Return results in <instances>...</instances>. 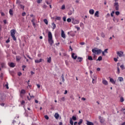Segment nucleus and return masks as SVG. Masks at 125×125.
<instances>
[{"label":"nucleus","mask_w":125,"mask_h":125,"mask_svg":"<svg viewBox=\"0 0 125 125\" xmlns=\"http://www.w3.org/2000/svg\"><path fill=\"white\" fill-rule=\"evenodd\" d=\"M48 42L51 46H52V45L54 43V41H53V38L52 37V34L50 31L48 32Z\"/></svg>","instance_id":"obj_1"},{"label":"nucleus","mask_w":125,"mask_h":125,"mask_svg":"<svg viewBox=\"0 0 125 125\" xmlns=\"http://www.w3.org/2000/svg\"><path fill=\"white\" fill-rule=\"evenodd\" d=\"M92 52L94 54H100L102 52V50L101 49H98L97 48H94L92 49Z\"/></svg>","instance_id":"obj_2"},{"label":"nucleus","mask_w":125,"mask_h":125,"mask_svg":"<svg viewBox=\"0 0 125 125\" xmlns=\"http://www.w3.org/2000/svg\"><path fill=\"white\" fill-rule=\"evenodd\" d=\"M117 54L119 57H123V56H124V52L118 51L117 52Z\"/></svg>","instance_id":"obj_3"},{"label":"nucleus","mask_w":125,"mask_h":125,"mask_svg":"<svg viewBox=\"0 0 125 125\" xmlns=\"http://www.w3.org/2000/svg\"><path fill=\"white\" fill-rule=\"evenodd\" d=\"M114 6L115 7L116 10H119V2H115L114 3Z\"/></svg>","instance_id":"obj_4"},{"label":"nucleus","mask_w":125,"mask_h":125,"mask_svg":"<svg viewBox=\"0 0 125 125\" xmlns=\"http://www.w3.org/2000/svg\"><path fill=\"white\" fill-rule=\"evenodd\" d=\"M72 23L76 25V24H79V23H80V21L78 20H73Z\"/></svg>","instance_id":"obj_5"},{"label":"nucleus","mask_w":125,"mask_h":125,"mask_svg":"<svg viewBox=\"0 0 125 125\" xmlns=\"http://www.w3.org/2000/svg\"><path fill=\"white\" fill-rule=\"evenodd\" d=\"M61 36L62 38H63V39H65V38H66V35H65L64 31L63 30H62Z\"/></svg>","instance_id":"obj_6"},{"label":"nucleus","mask_w":125,"mask_h":125,"mask_svg":"<svg viewBox=\"0 0 125 125\" xmlns=\"http://www.w3.org/2000/svg\"><path fill=\"white\" fill-rule=\"evenodd\" d=\"M15 30L14 29H12L11 30V36H15Z\"/></svg>","instance_id":"obj_7"},{"label":"nucleus","mask_w":125,"mask_h":125,"mask_svg":"<svg viewBox=\"0 0 125 125\" xmlns=\"http://www.w3.org/2000/svg\"><path fill=\"white\" fill-rule=\"evenodd\" d=\"M102 83L104 85H108V81L107 80H103Z\"/></svg>","instance_id":"obj_8"},{"label":"nucleus","mask_w":125,"mask_h":125,"mask_svg":"<svg viewBox=\"0 0 125 125\" xmlns=\"http://www.w3.org/2000/svg\"><path fill=\"white\" fill-rule=\"evenodd\" d=\"M75 53H73L72 54L71 57H72V58L74 59V60H76L78 58V56L77 55H75Z\"/></svg>","instance_id":"obj_9"},{"label":"nucleus","mask_w":125,"mask_h":125,"mask_svg":"<svg viewBox=\"0 0 125 125\" xmlns=\"http://www.w3.org/2000/svg\"><path fill=\"white\" fill-rule=\"evenodd\" d=\"M86 124L87 125H94V124H93V123L90 122V121H86Z\"/></svg>","instance_id":"obj_10"},{"label":"nucleus","mask_w":125,"mask_h":125,"mask_svg":"<svg viewBox=\"0 0 125 125\" xmlns=\"http://www.w3.org/2000/svg\"><path fill=\"white\" fill-rule=\"evenodd\" d=\"M42 61H43V60L42 59H40V60H35V63H41Z\"/></svg>","instance_id":"obj_11"},{"label":"nucleus","mask_w":125,"mask_h":125,"mask_svg":"<svg viewBox=\"0 0 125 125\" xmlns=\"http://www.w3.org/2000/svg\"><path fill=\"white\" fill-rule=\"evenodd\" d=\"M54 117L56 120H58V119H59V114L56 113L55 114Z\"/></svg>","instance_id":"obj_12"},{"label":"nucleus","mask_w":125,"mask_h":125,"mask_svg":"<svg viewBox=\"0 0 125 125\" xmlns=\"http://www.w3.org/2000/svg\"><path fill=\"white\" fill-rule=\"evenodd\" d=\"M9 65L10 66V67H11V68H14V67H15V64L13 62H11Z\"/></svg>","instance_id":"obj_13"},{"label":"nucleus","mask_w":125,"mask_h":125,"mask_svg":"<svg viewBox=\"0 0 125 125\" xmlns=\"http://www.w3.org/2000/svg\"><path fill=\"white\" fill-rule=\"evenodd\" d=\"M110 82L112 83L113 84H116V81H115L113 78L110 79Z\"/></svg>","instance_id":"obj_14"},{"label":"nucleus","mask_w":125,"mask_h":125,"mask_svg":"<svg viewBox=\"0 0 125 125\" xmlns=\"http://www.w3.org/2000/svg\"><path fill=\"white\" fill-rule=\"evenodd\" d=\"M89 14H91V15H93L94 14V10L93 9H90L89 11Z\"/></svg>","instance_id":"obj_15"},{"label":"nucleus","mask_w":125,"mask_h":125,"mask_svg":"<svg viewBox=\"0 0 125 125\" xmlns=\"http://www.w3.org/2000/svg\"><path fill=\"white\" fill-rule=\"evenodd\" d=\"M94 16L95 17H99V11H97L95 13Z\"/></svg>","instance_id":"obj_16"},{"label":"nucleus","mask_w":125,"mask_h":125,"mask_svg":"<svg viewBox=\"0 0 125 125\" xmlns=\"http://www.w3.org/2000/svg\"><path fill=\"white\" fill-rule=\"evenodd\" d=\"M52 29L54 30L56 28V24L54 22L52 23Z\"/></svg>","instance_id":"obj_17"},{"label":"nucleus","mask_w":125,"mask_h":125,"mask_svg":"<svg viewBox=\"0 0 125 125\" xmlns=\"http://www.w3.org/2000/svg\"><path fill=\"white\" fill-rule=\"evenodd\" d=\"M9 13L11 16L13 15V11H12V9H10L9 10Z\"/></svg>","instance_id":"obj_18"},{"label":"nucleus","mask_w":125,"mask_h":125,"mask_svg":"<svg viewBox=\"0 0 125 125\" xmlns=\"http://www.w3.org/2000/svg\"><path fill=\"white\" fill-rule=\"evenodd\" d=\"M118 80L120 83H122V82H124V78L123 77H118Z\"/></svg>","instance_id":"obj_19"},{"label":"nucleus","mask_w":125,"mask_h":125,"mask_svg":"<svg viewBox=\"0 0 125 125\" xmlns=\"http://www.w3.org/2000/svg\"><path fill=\"white\" fill-rule=\"evenodd\" d=\"M21 59V57L20 56H17L16 57V60L17 62H19L20 61V60Z\"/></svg>","instance_id":"obj_20"},{"label":"nucleus","mask_w":125,"mask_h":125,"mask_svg":"<svg viewBox=\"0 0 125 125\" xmlns=\"http://www.w3.org/2000/svg\"><path fill=\"white\" fill-rule=\"evenodd\" d=\"M25 93H26V90L25 89H21V94H25Z\"/></svg>","instance_id":"obj_21"},{"label":"nucleus","mask_w":125,"mask_h":125,"mask_svg":"<svg viewBox=\"0 0 125 125\" xmlns=\"http://www.w3.org/2000/svg\"><path fill=\"white\" fill-rule=\"evenodd\" d=\"M61 77H62V83H65V78H64V74H62Z\"/></svg>","instance_id":"obj_22"},{"label":"nucleus","mask_w":125,"mask_h":125,"mask_svg":"<svg viewBox=\"0 0 125 125\" xmlns=\"http://www.w3.org/2000/svg\"><path fill=\"white\" fill-rule=\"evenodd\" d=\"M83 119H80L79 120V122L78 123V125H82V124H83Z\"/></svg>","instance_id":"obj_23"},{"label":"nucleus","mask_w":125,"mask_h":125,"mask_svg":"<svg viewBox=\"0 0 125 125\" xmlns=\"http://www.w3.org/2000/svg\"><path fill=\"white\" fill-rule=\"evenodd\" d=\"M1 68H5V63L4 62L1 63Z\"/></svg>","instance_id":"obj_24"},{"label":"nucleus","mask_w":125,"mask_h":125,"mask_svg":"<svg viewBox=\"0 0 125 125\" xmlns=\"http://www.w3.org/2000/svg\"><path fill=\"white\" fill-rule=\"evenodd\" d=\"M47 62L48 63H51V57L47 58Z\"/></svg>","instance_id":"obj_25"},{"label":"nucleus","mask_w":125,"mask_h":125,"mask_svg":"<svg viewBox=\"0 0 125 125\" xmlns=\"http://www.w3.org/2000/svg\"><path fill=\"white\" fill-rule=\"evenodd\" d=\"M43 21L46 25H48V21L46 19H44Z\"/></svg>","instance_id":"obj_26"},{"label":"nucleus","mask_w":125,"mask_h":125,"mask_svg":"<svg viewBox=\"0 0 125 125\" xmlns=\"http://www.w3.org/2000/svg\"><path fill=\"white\" fill-rule=\"evenodd\" d=\"M113 21L114 22H119V19H116L115 18H113Z\"/></svg>","instance_id":"obj_27"},{"label":"nucleus","mask_w":125,"mask_h":125,"mask_svg":"<svg viewBox=\"0 0 125 125\" xmlns=\"http://www.w3.org/2000/svg\"><path fill=\"white\" fill-rule=\"evenodd\" d=\"M88 60H90V61H92V60H93L92 57H91V56H88Z\"/></svg>","instance_id":"obj_28"},{"label":"nucleus","mask_w":125,"mask_h":125,"mask_svg":"<svg viewBox=\"0 0 125 125\" xmlns=\"http://www.w3.org/2000/svg\"><path fill=\"white\" fill-rule=\"evenodd\" d=\"M70 125H74V121L72 120V118H70Z\"/></svg>","instance_id":"obj_29"},{"label":"nucleus","mask_w":125,"mask_h":125,"mask_svg":"<svg viewBox=\"0 0 125 125\" xmlns=\"http://www.w3.org/2000/svg\"><path fill=\"white\" fill-rule=\"evenodd\" d=\"M78 60L79 62H82V60H83V58H81L80 57H79L78 58Z\"/></svg>","instance_id":"obj_30"},{"label":"nucleus","mask_w":125,"mask_h":125,"mask_svg":"<svg viewBox=\"0 0 125 125\" xmlns=\"http://www.w3.org/2000/svg\"><path fill=\"white\" fill-rule=\"evenodd\" d=\"M92 79L97 81V76L96 75H94L93 77L92 78Z\"/></svg>","instance_id":"obj_31"},{"label":"nucleus","mask_w":125,"mask_h":125,"mask_svg":"<svg viewBox=\"0 0 125 125\" xmlns=\"http://www.w3.org/2000/svg\"><path fill=\"white\" fill-rule=\"evenodd\" d=\"M71 119L73 120V121H77V117L75 116H73Z\"/></svg>","instance_id":"obj_32"},{"label":"nucleus","mask_w":125,"mask_h":125,"mask_svg":"<svg viewBox=\"0 0 125 125\" xmlns=\"http://www.w3.org/2000/svg\"><path fill=\"white\" fill-rule=\"evenodd\" d=\"M120 68H121L122 70H125V65L124 64H122L120 66Z\"/></svg>","instance_id":"obj_33"},{"label":"nucleus","mask_w":125,"mask_h":125,"mask_svg":"<svg viewBox=\"0 0 125 125\" xmlns=\"http://www.w3.org/2000/svg\"><path fill=\"white\" fill-rule=\"evenodd\" d=\"M102 60V57L100 56L98 57V59L97 60V61H101Z\"/></svg>","instance_id":"obj_34"},{"label":"nucleus","mask_w":125,"mask_h":125,"mask_svg":"<svg viewBox=\"0 0 125 125\" xmlns=\"http://www.w3.org/2000/svg\"><path fill=\"white\" fill-rule=\"evenodd\" d=\"M55 20H59V21L61 20V17L56 16V18H55Z\"/></svg>","instance_id":"obj_35"},{"label":"nucleus","mask_w":125,"mask_h":125,"mask_svg":"<svg viewBox=\"0 0 125 125\" xmlns=\"http://www.w3.org/2000/svg\"><path fill=\"white\" fill-rule=\"evenodd\" d=\"M97 82V81L95 80V79H92V83H93V84H94V83H96Z\"/></svg>","instance_id":"obj_36"},{"label":"nucleus","mask_w":125,"mask_h":125,"mask_svg":"<svg viewBox=\"0 0 125 125\" xmlns=\"http://www.w3.org/2000/svg\"><path fill=\"white\" fill-rule=\"evenodd\" d=\"M13 38V40L14 41H17V39H16V37H15V35H13L11 36Z\"/></svg>","instance_id":"obj_37"},{"label":"nucleus","mask_w":125,"mask_h":125,"mask_svg":"<svg viewBox=\"0 0 125 125\" xmlns=\"http://www.w3.org/2000/svg\"><path fill=\"white\" fill-rule=\"evenodd\" d=\"M101 36L102 38H105V34H104L103 32L101 33Z\"/></svg>","instance_id":"obj_38"},{"label":"nucleus","mask_w":125,"mask_h":125,"mask_svg":"<svg viewBox=\"0 0 125 125\" xmlns=\"http://www.w3.org/2000/svg\"><path fill=\"white\" fill-rule=\"evenodd\" d=\"M117 74H118V75H120V67H117Z\"/></svg>","instance_id":"obj_39"},{"label":"nucleus","mask_w":125,"mask_h":125,"mask_svg":"<svg viewBox=\"0 0 125 125\" xmlns=\"http://www.w3.org/2000/svg\"><path fill=\"white\" fill-rule=\"evenodd\" d=\"M65 4H63L62 6L61 9H62V10H64V9H65Z\"/></svg>","instance_id":"obj_40"},{"label":"nucleus","mask_w":125,"mask_h":125,"mask_svg":"<svg viewBox=\"0 0 125 125\" xmlns=\"http://www.w3.org/2000/svg\"><path fill=\"white\" fill-rule=\"evenodd\" d=\"M114 13H115V11H113L112 13L110 14L111 17H113L114 16Z\"/></svg>","instance_id":"obj_41"},{"label":"nucleus","mask_w":125,"mask_h":125,"mask_svg":"<svg viewBox=\"0 0 125 125\" xmlns=\"http://www.w3.org/2000/svg\"><path fill=\"white\" fill-rule=\"evenodd\" d=\"M21 105H24L25 104V101L23 100L21 102Z\"/></svg>","instance_id":"obj_42"},{"label":"nucleus","mask_w":125,"mask_h":125,"mask_svg":"<svg viewBox=\"0 0 125 125\" xmlns=\"http://www.w3.org/2000/svg\"><path fill=\"white\" fill-rule=\"evenodd\" d=\"M124 101H125V100L124 99V98L123 97H121L120 98V102H124Z\"/></svg>","instance_id":"obj_43"},{"label":"nucleus","mask_w":125,"mask_h":125,"mask_svg":"<svg viewBox=\"0 0 125 125\" xmlns=\"http://www.w3.org/2000/svg\"><path fill=\"white\" fill-rule=\"evenodd\" d=\"M115 14H116V15H117V16H119V15H120V12H119V11H116V12H115Z\"/></svg>","instance_id":"obj_44"},{"label":"nucleus","mask_w":125,"mask_h":125,"mask_svg":"<svg viewBox=\"0 0 125 125\" xmlns=\"http://www.w3.org/2000/svg\"><path fill=\"white\" fill-rule=\"evenodd\" d=\"M72 21V20H71V19L68 18L67 19V21L68 22V23H70V22H71Z\"/></svg>","instance_id":"obj_45"},{"label":"nucleus","mask_w":125,"mask_h":125,"mask_svg":"<svg viewBox=\"0 0 125 125\" xmlns=\"http://www.w3.org/2000/svg\"><path fill=\"white\" fill-rule=\"evenodd\" d=\"M5 86H6L7 89H9V87H8V83H7L5 84Z\"/></svg>","instance_id":"obj_46"},{"label":"nucleus","mask_w":125,"mask_h":125,"mask_svg":"<svg viewBox=\"0 0 125 125\" xmlns=\"http://www.w3.org/2000/svg\"><path fill=\"white\" fill-rule=\"evenodd\" d=\"M104 53H108V49H104Z\"/></svg>","instance_id":"obj_47"},{"label":"nucleus","mask_w":125,"mask_h":125,"mask_svg":"<svg viewBox=\"0 0 125 125\" xmlns=\"http://www.w3.org/2000/svg\"><path fill=\"white\" fill-rule=\"evenodd\" d=\"M75 28H76V29H77V31H80V30L81 29L80 27H79L77 26H75Z\"/></svg>","instance_id":"obj_48"},{"label":"nucleus","mask_w":125,"mask_h":125,"mask_svg":"<svg viewBox=\"0 0 125 125\" xmlns=\"http://www.w3.org/2000/svg\"><path fill=\"white\" fill-rule=\"evenodd\" d=\"M42 1V0H37V3H41Z\"/></svg>","instance_id":"obj_49"},{"label":"nucleus","mask_w":125,"mask_h":125,"mask_svg":"<svg viewBox=\"0 0 125 125\" xmlns=\"http://www.w3.org/2000/svg\"><path fill=\"white\" fill-rule=\"evenodd\" d=\"M44 118H45V119H46V120H48V119H49V118L48 117V116L47 115H45Z\"/></svg>","instance_id":"obj_50"},{"label":"nucleus","mask_w":125,"mask_h":125,"mask_svg":"<svg viewBox=\"0 0 125 125\" xmlns=\"http://www.w3.org/2000/svg\"><path fill=\"white\" fill-rule=\"evenodd\" d=\"M21 5V8H22L24 10L25 7H24L23 5Z\"/></svg>","instance_id":"obj_51"},{"label":"nucleus","mask_w":125,"mask_h":125,"mask_svg":"<svg viewBox=\"0 0 125 125\" xmlns=\"http://www.w3.org/2000/svg\"><path fill=\"white\" fill-rule=\"evenodd\" d=\"M63 21H64V22H66V17H63L62 18Z\"/></svg>","instance_id":"obj_52"},{"label":"nucleus","mask_w":125,"mask_h":125,"mask_svg":"<svg viewBox=\"0 0 125 125\" xmlns=\"http://www.w3.org/2000/svg\"><path fill=\"white\" fill-rule=\"evenodd\" d=\"M61 100H62V101H65V97H62Z\"/></svg>","instance_id":"obj_53"},{"label":"nucleus","mask_w":125,"mask_h":125,"mask_svg":"<svg viewBox=\"0 0 125 125\" xmlns=\"http://www.w3.org/2000/svg\"><path fill=\"white\" fill-rule=\"evenodd\" d=\"M37 86L38 88H41V85H40V84H37Z\"/></svg>","instance_id":"obj_54"},{"label":"nucleus","mask_w":125,"mask_h":125,"mask_svg":"<svg viewBox=\"0 0 125 125\" xmlns=\"http://www.w3.org/2000/svg\"><path fill=\"white\" fill-rule=\"evenodd\" d=\"M1 16H4V15H5V14H4V13L1 12Z\"/></svg>","instance_id":"obj_55"},{"label":"nucleus","mask_w":125,"mask_h":125,"mask_svg":"<svg viewBox=\"0 0 125 125\" xmlns=\"http://www.w3.org/2000/svg\"><path fill=\"white\" fill-rule=\"evenodd\" d=\"M21 75H22V73H21V72H19L18 73V76H19V77H20V76H21Z\"/></svg>","instance_id":"obj_56"},{"label":"nucleus","mask_w":125,"mask_h":125,"mask_svg":"<svg viewBox=\"0 0 125 125\" xmlns=\"http://www.w3.org/2000/svg\"><path fill=\"white\" fill-rule=\"evenodd\" d=\"M21 15H22V16H25V15H26V13L25 12L22 13Z\"/></svg>","instance_id":"obj_57"},{"label":"nucleus","mask_w":125,"mask_h":125,"mask_svg":"<svg viewBox=\"0 0 125 125\" xmlns=\"http://www.w3.org/2000/svg\"><path fill=\"white\" fill-rule=\"evenodd\" d=\"M10 42V40H9V39H8L6 41V43H8V42Z\"/></svg>","instance_id":"obj_58"},{"label":"nucleus","mask_w":125,"mask_h":125,"mask_svg":"<svg viewBox=\"0 0 125 125\" xmlns=\"http://www.w3.org/2000/svg\"><path fill=\"white\" fill-rule=\"evenodd\" d=\"M114 61L115 62H117L118 61V59L116 58H114Z\"/></svg>","instance_id":"obj_59"},{"label":"nucleus","mask_w":125,"mask_h":125,"mask_svg":"<svg viewBox=\"0 0 125 125\" xmlns=\"http://www.w3.org/2000/svg\"><path fill=\"white\" fill-rule=\"evenodd\" d=\"M13 125H15V124H16V121L13 120V122H12Z\"/></svg>","instance_id":"obj_60"},{"label":"nucleus","mask_w":125,"mask_h":125,"mask_svg":"<svg viewBox=\"0 0 125 125\" xmlns=\"http://www.w3.org/2000/svg\"><path fill=\"white\" fill-rule=\"evenodd\" d=\"M0 105H1V106H2V107H3L5 105L4 103H1L0 104Z\"/></svg>","instance_id":"obj_61"},{"label":"nucleus","mask_w":125,"mask_h":125,"mask_svg":"<svg viewBox=\"0 0 125 125\" xmlns=\"http://www.w3.org/2000/svg\"><path fill=\"white\" fill-rule=\"evenodd\" d=\"M27 98L28 100H29V101L31 100V98H29L28 96H27Z\"/></svg>","instance_id":"obj_62"},{"label":"nucleus","mask_w":125,"mask_h":125,"mask_svg":"<svg viewBox=\"0 0 125 125\" xmlns=\"http://www.w3.org/2000/svg\"><path fill=\"white\" fill-rule=\"evenodd\" d=\"M31 22H32V23H34V22H35V19H33L31 20Z\"/></svg>","instance_id":"obj_63"},{"label":"nucleus","mask_w":125,"mask_h":125,"mask_svg":"<svg viewBox=\"0 0 125 125\" xmlns=\"http://www.w3.org/2000/svg\"><path fill=\"white\" fill-rule=\"evenodd\" d=\"M33 25L34 27H36V23L35 22H32Z\"/></svg>","instance_id":"obj_64"}]
</instances>
